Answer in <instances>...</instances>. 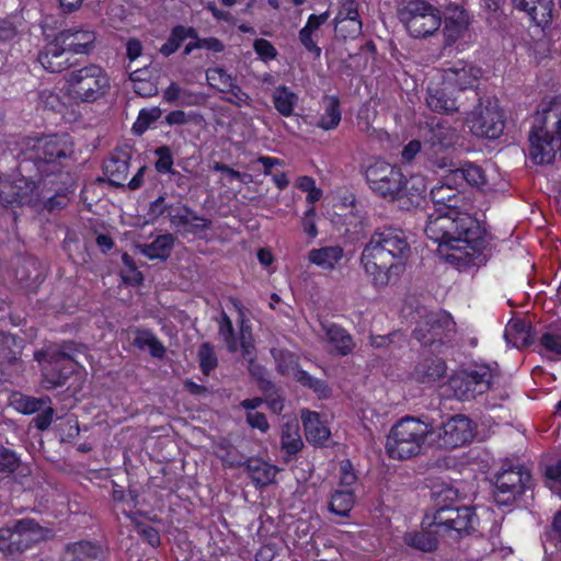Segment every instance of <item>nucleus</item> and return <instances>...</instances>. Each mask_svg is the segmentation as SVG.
Here are the masks:
<instances>
[{
    "label": "nucleus",
    "mask_w": 561,
    "mask_h": 561,
    "mask_svg": "<svg viewBox=\"0 0 561 561\" xmlns=\"http://www.w3.org/2000/svg\"><path fill=\"white\" fill-rule=\"evenodd\" d=\"M95 39V32L84 26L66 28L56 34V41L72 54L89 55L94 48Z\"/></svg>",
    "instance_id": "nucleus-21"
},
{
    "label": "nucleus",
    "mask_w": 561,
    "mask_h": 561,
    "mask_svg": "<svg viewBox=\"0 0 561 561\" xmlns=\"http://www.w3.org/2000/svg\"><path fill=\"white\" fill-rule=\"evenodd\" d=\"M458 490L451 485H435L432 497L435 501V511L432 520L427 523L436 535L457 538L469 535L476 530L479 518L473 507L454 506L458 499Z\"/></svg>",
    "instance_id": "nucleus-4"
},
{
    "label": "nucleus",
    "mask_w": 561,
    "mask_h": 561,
    "mask_svg": "<svg viewBox=\"0 0 561 561\" xmlns=\"http://www.w3.org/2000/svg\"><path fill=\"white\" fill-rule=\"evenodd\" d=\"M531 485L533 479L527 468L505 461L494 477V501L499 506L511 505Z\"/></svg>",
    "instance_id": "nucleus-9"
},
{
    "label": "nucleus",
    "mask_w": 561,
    "mask_h": 561,
    "mask_svg": "<svg viewBox=\"0 0 561 561\" xmlns=\"http://www.w3.org/2000/svg\"><path fill=\"white\" fill-rule=\"evenodd\" d=\"M470 16L466 10L455 7L448 10L445 18L443 34L445 43L453 45L466 37L469 32Z\"/></svg>",
    "instance_id": "nucleus-22"
},
{
    "label": "nucleus",
    "mask_w": 561,
    "mask_h": 561,
    "mask_svg": "<svg viewBox=\"0 0 561 561\" xmlns=\"http://www.w3.org/2000/svg\"><path fill=\"white\" fill-rule=\"evenodd\" d=\"M455 332V322L445 311L426 313L413 330V336L424 346L444 344Z\"/></svg>",
    "instance_id": "nucleus-15"
},
{
    "label": "nucleus",
    "mask_w": 561,
    "mask_h": 561,
    "mask_svg": "<svg viewBox=\"0 0 561 561\" xmlns=\"http://www.w3.org/2000/svg\"><path fill=\"white\" fill-rule=\"evenodd\" d=\"M430 531H411L407 533L403 537V540L407 546L423 551L431 552L437 547V537L433 534V527H430Z\"/></svg>",
    "instance_id": "nucleus-40"
},
{
    "label": "nucleus",
    "mask_w": 561,
    "mask_h": 561,
    "mask_svg": "<svg viewBox=\"0 0 561 561\" xmlns=\"http://www.w3.org/2000/svg\"><path fill=\"white\" fill-rule=\"evenodd\" d=\"M24 340L19 335L0 331V373L21 362Z\"/></svg>",
    "instance_id": "nucleus-24"
},
{
    "label": "nucleus",
    "mask_w": 561,
    "mask_h": 561,
    "mask_svg": "<svg viewBox=\"0 0 561 561\" xmlns=\"http://www.w3.org/2000/svg\"><path fill=\"white\" fill-rule=\"evenodd\" d=\"M139 73H140V71L136 70L130 75V80L134 83V91L138 95L144 96V98H149V96L154 95L158 90L157 87L152 82L141 79Z\"/></svg>",
    "instance_id": "nucleus-61"
},
{
    "label": "nucleus",
    "mask_w": 561,
    "mask_h": 561,
    "mask_svg": "<svg viewBox=\"0 0 561 561\" xmlns=\"http://www.w3.org/2000/svg\"><path fill=\"white\" fill-rule=\"evenodd\" d=\"M243 466L256 488H264L274 482L277 472L276 466L261 458H249Z\"/></svg>",
    "instance_id": "nucleus-29"
},
{
    "label": "nucleus",
    "mask_w": 561,
    "mask_h": 561,
    "mask_svg": "<svg viewBox=\"0 0 561 561\" xmlns=\"http://www.w3.org/2000/svg\"><path fill=\"white\" fill-rule=\"evenodd\" d=\"M411 245L405 231L385 227L375 232L365 245L360 265L375 287H386L405 271Z\"/></svg>",
    "instance_id": "nucleus-3"
},
{
    "label": "nucleus",
    "mask_w": 561,
    "mask_h": 561,
    "mask_svg": "<svg viewBox=\"0 0 561 561\" xmlns=\"http://www.w3.org/2000/svg\"><path fill=\"white\" fill-rule=\"evenodd\" d=\"M272 102L282 116L290 117L298 103V95L289 87L278 85L272 94Z\"/></svg>",
    "instance_id": "nucleus-36"
},
{
    "label": "nucleus",
    "mask_w": 561,
    "mask_h": 561,
    "mask_svg": "<svg viewBox=\"0 0 561 561\" xmlns=\"http://www.w3.org/2000/svg\"><path fill=\"white\" fill-rule=\"evenodd\" d=\"M157 158L154 161V170L158 174L164 175L173 173L174 170V156L172 148L168 145H162L153 150Z\"/></svg>",
    "instance_id": "nucleus-45"
},
{
    "label": "nucleus",
    "mask_w": 561,
    "mask_h": 561,
    "mask_svg": "<svg viewBox=\"0 0 561 561\" xmlns=\"http://www.w3.org/2000/svg\"><path fill=\"white\" fill-rule=\"evenodd\" d=\"M479 104L468 115L467 124L473 135L496 139L504 130V115L494 98H478Z\"/></svg>",
    "instance_id": "nucleus-11"
},
{
    "label": "nucleus",
    "mask_w": 561,
    "mask_h": 561,
    "mask_svg": "<svg viewBox=\"0 0 561 561\" xmlns=\"http://www.w3.org/2000/svg\"><path fill=\"white\" fill-rule=\"evenodd\" d=\"M43 528L33 518H22L0 528V550L5 554L21 553L42 537Z\"/></svg>",
    "instance_id": "nucleus-12"
},
{
    "label": "nucleus",
    "mask_w": 561,
    "mask_h": 561,
    "mask_svg": "<svg viewBox=\"0 0 561 561\" xmlns=\"http://www.w3.org/2000/svg\"><path fill=\"white\" fill-rule=\"evenodd\" d=\"M44 354H50L56 357V359L72 364V367H77V360L75 356L79 353V344L73 341H64L59 345H48L41 350Z\"/></svg>",
    "instance_id": "nucleus-42"
},
{
    "label": "nucleus",
    "mask_w": 561,
    "mask_h": 561,
    "mask_svg": "<svg viewBox=\"0 0 561 561\" xmlns=\"http://www.w3.org/2000/svg\"><path fill=\"white\" fill-rule=\"evenodd\" d=\"M271 354L276 364V370L282 376H294L300 368L299 357L288 350L273 348Z\"/></svg>",
    "instance_id": "nucleus-39"
},
{
    "label": "nucleus",
    "mask_w": 561,
    "mask_h": 561,
    "mask_svg": "<svg viewBox=\"0 0 561 561\" xmlns=\"http://www.w3.org/2000/svg\"><path fill=\"white\" fill-rule=\"evenodd\" d=\"M219 334L226 342L228 350L230 352H234L237 350L234 329L230 318L226 313L222 314V321L219 325Z\"/></svg>",
    "instance_id": "nucleus-62"
},
{
    "label": "nucleus",
    "mask_w": 561,
    "mask_h": 561,
    "mask_svg": "<svg viewBox=\"0 0 561 561\" xmlns=\"http://www.w3.org/2000/svg\"><path fill=\"white\" fill-rule=\"evenodd\" d=\"M323 113L320 115L317 126L323 130L337 127L341 122V103L335 95H325L322 100Z\"/></svg>",
    "instance_id": "nucleus-32"
},
{
    "label": "nucleus",
    "mask_w": 561,
    "mask_h": 561,
    "mask_svg": "<svg viewBox=\"0 0 561 561\" xmlns=\"http://www.w3.org/2000/svg\"><path fill=\"white\" fill-rule=\"evenodd\" d=\"M68 48L56 41L48 43L44 50L39 51L37 60L43 68L51 73H59L69 67V58L67 56Z\"/></svg>",
    "instance_id": "nucleus-23"
},
{
    "label": "nucleus",
    "mask_w": 561,
    "mask_h": 561,
    "mask_svg": "<svg viewBox=\"0 0 561 561\" xmlns=\"http://www.w3.org/2000/svg\"><path fill=\"white\" fill-rule=\"evenodd\" d=\"M462 188L449 183V173L431 190L435 206L424 228L438 252L458 270L480 266L488 260L486 232L480 222L460 209L467 205Z\"/></svg>",
    "instance_id": "nucleus-2"
},
{
    "label": "nucleus",
    "mask_w": 561,
    "mask_h": 561,
    "mask_svg": "<svg viewBox=\"0 0 561 561\" xmlns=\"http://www.w3.org/2000/svg\"><path fill=\"white\" fill-rule=\"evenodd\" d=\"M474 436L471 420L463 414H456L449 417L437 431V438L440 446L445 448H457L469 443Z\"/></svg>",
    "instance_id": "nucleus-18"
},
{
    "label": "nucleus",
    "mask_w": 561,
    "mask_h": 561,
    "mask_svg": "<svg viewBox=\"0 0 561 561\" xmlns=\"http://www.w3.org/2000/svg\"><path fill=\"white\" fill-rule=\"evenodd\" d=\"M369 188L378 196L394 201L402 190L403 173L383 160L369 164L364 172Z\"/></svg>",
    "instance_id": "nucleus-13"
},
{
    "label": "nucleus",
    "mask_w": 561,
    "mask_h": 561,
    "mask_svg": "<svg viewBox=\"0 0 561 561\" xmlns=\"http://www.w3.org/2000/svg\"><path fill=\"white\" fill-rule=\"evenodd\" d=\"M318 413L313 412L309 414L308 420L304 421L306 437L309 442L323 444L329 438L330 432L318 424Z\"/></svg>",
    "instance_id": "nucleus-47"
},
{
    "label": "nucleus",
    "mask_w": 561,
    "mask_h": 561,
    "mask_svg": "<svg viewBox=\"0 0 561 561\" xmlns=\"http://www.w3.org/2000/svg\"><path fill=\"white\" fill-rule=\"evenodd\" d=\"M540 345L548 352L561 355V324L551 325L540 337Z\"/></svg>",
    "instance_id": "nucleus-53"
},
{
    "label": "nucleus",
    "mask_w": 561,
    "mask_h": 561,
    "mask_svg": "<svg viewBox=\"0 0 561 561\" xmlns=\"http://www.w3.org/2000/svg\"><path fill=\"white\" fill-rule=\"evenodd\" d=\"M38 105L43 110L53 111V112H61L65 107V103L61 101V98L55 91L44 89L38 93Z\"/></svg>",
    "instance_id": "nucleus-54"
},
{
    "label": "nucleus",
    "mask_w": 561,
    "mask_h": 561,
    "mask_svg": "<svg viewBox=\"0 0 561 561\" xmlns=\"http://www.w3.org/2000/svg\"><path fill=\"white\" fill-rule=\"evenodd\" d=\"M478 70H474L472 68H462L460 70H457L454 72V82L460 90L472 89L478 80Z\"/></svg>",
    "instance_id": "nucleus-59"
},
{
    "label": "nucleus",
    "mask_w": 561,
    "mask_h": 561,
    "mask_svg": "<svg viewBox=\"0 0 561 561\" xmlns=\"http://www.w3.org/2000/svg\"><path fill=\"white\" fill-rule=\"evenodd\" d=\"M20 466V458L14 451L0 447V473H13Z\"/></svg>",
    "instance_id": "nucleus-58"
},
{
    "label": "nucleus",
    "mask_w": 561,
    "mask_h": 561,
    "mask_svg": "<svg viewBox=\"0 0 561 561\" xmlns=\"http://www.w3.org/2000/svg\"><path fill=\"white\" fill-rule=\"evenodd\" d=\"M448 173L449 183H455V185H459L461 188L465 185L482 187L486 184L484 171L472 162H466L459 168L449 169Z\"/></svg>",
    "instance_id": "nucleus-26"
},
{
    "label": "nucleus",
    "mask_w": 561,
    "mask_h": 561,
    "mask_svg": "<svg viewBox=\"0 0 561 561\" xmlns=\"http://www.w3.org/2000/svg\"><path fill=\"white\" fill-rule=\"evenodd\" d=\"M64 92L76 105L95 103L111 89V80L104 68L89 64L65 75Z\"/></svg>",
    "instance_id": "nucleus-7"
},
{
    "label": "nucleus",
    "mask_w": 561,
    "mask_h": 561,
    "mask_svg": "<svg viewBox=\"0 0 561 561\" xmlns=\"http://www.w3.org/2000/svg\"><path fill=\"white\" fill-rule=\"evenodd\" d=\"M329 511L339 517H348L351 514V491L336 490L329 502Z\"/></svg>",
    "instance_id": "nucleus-48"
},
{
    "label": "nucleus",
    "mask_w": 561,
    "mask_h": 561,
    "mask_svg": "<svg viewBox=\"0 0 561 561\" xmlns=\"http://www.w3.org/2000/svg\"><path fill=\"white\" fill-rule=\"evenodd\" d=\"M165 202L164 195L158 196L154 201L150 202L147 210V217L149 221L154 222L163 215H169V206Z\"/></svg>",
    "instance_id": "nucleus-63"
},
{
    "label": "nucleus",
    "mask_w": 561,
    "mask_h": 561,
    "mask_svg": "<svg viewBox=\"0 0 561 561\" xmlns=\"http://www.w3.org/2000/svg\"><path fill=\"white\" fill-rule=\"evenodd\" d=\"M248 370L262 392H268L275 388V383L267 377L266 368L257 363L255 358L249 357Z\"/></svg>",
    "instance_id": "nucleus-50"
},
{
    "label": "nucleus",
    "mask_w": 561,
    "mask_h": 561,
    "mask_svg": "<svg viewBox=\"0 0 561 561\" xmlns=\"http://www.w3.org/2000/svg\"><path fill=\"white\" fill-rule=\"evenodd\" d=\"M188 37H197V31L192 26L178 24L171 28V32L159 51L164 57L173 55Z\"/></svg>",
    "instance_id": "nucleus-34"
},
{
    "label": "nucleus",
    "mask_w": 561,
    "mask_h": 561,
    "mask_svg": "<svg viewBox=\"0 0 561 561\" xmlns=\"http://www.w3.org/2000/svg\"><path fill=\"white\" fill-rule=\"evenodd\" d=\"M423 137V152L432 167L451 168L449 152L458 140L457 130L446 121L433 118L426 124Z\"/></svg>",
    "instance_id": "nucleus-8"
},
{
    "label": "nucleus",
    "mask_w": 561,
    "mask_h": 561,
    "mask_svg": "<svg viewBox=\"0 0 561 561\" xmlns=\"http://www.w3.org/2000/svg\"><path fill=\"white\" fill-rule=\"evenodd\" d=\"M329 19V12L325 11L321 14H310L307 19L306 24L299 31V42L305 49L316 57L321 55V48L317 45L316 36L317 31L322 24Z\"/></svg>",
    "instance_id": "nucleus-28"
},
{
    "label": "nucleus",
    "mask_w": 561,
    "mask_h": 561,
    "mask_svg": "<svg viewBox=\"0 0 561 561\" xmlns=\"http://www.w3.org/2000/svg\"><path fill=\"white\" fill-rule=\"evenodd\" d=\"M517 10L525 11L538 26L552 21L553 0H512Z\"/></svg>",
    "instance_id": "nucleus-27"
},
{
    "label": "nucleus",
    "mask_w": 561,
    "mask_h": 561,
    "mask_svg": "<svg viewBox=\"0 0 561 561\" xmlns=\"http://www.w3.org/2000/svg\"><path fill=\"white\" fill-rule=\"evenodd\" d=\"M529 142V157L536 164L553 162L561 151V93L537 112Z\"/></svg>",
    "instance_id": "nucleus-5"
},
{
    "label": "nucleus",
    "mask_w": 561,
    "mask_h": 561,
    "mask_svg": "<svg viewBox=\"0 0 561 561\" xmlns=\"http://www.w3.org/2000/svg\"><path fill=\"white\" fill-rule=\"evenodd\" d=\"M343 257V249L336 247H322L320 249H312L309 254V261L322 267L323 270H332Z\"/></svg>",
    "instance_id": "nucleus-37"
},
{
    "label": "nucleus",
    "mask_w": 561,
    "mask_h": 561,
    "mask_svg": "<svg viewBox=\"0 0 561 561\" xmlns=\"http://www.w3.org/2000/svg\"><path fill=\"white\" fill-rule=\"evenodd\" d=\"M548 545L561 549V511L554 514L550 528L545 533L543 546L546 550Z\"/></svg>",
    "instance_id": "nucleus-55"
},
{
    "label": "nucleus",
    "mask_w": 561,
    "mask_h": 561,
    "mask_svg": "<svg viewBox=\"0 0 561 561\" xmlns=\"http://www.w3.org/2000/svg\"><path fill=\"white\" fill-rule=\"evenodd\" d=\"M34 357L41 366V386L45 390H54L66 386L76 371L72 364L62 363L49 353L44 354V352L37 351Z\"/></svg>",
    "instance_id": "nucleus-17"
},
{
    "label": "nucleus",
    "mask_w": 561,
    "mask_h": 561,
    "mask_svg": "<svg viewBox=\"0 0 561 561\" xmlns=\"http://www.w3.org/2000/svg\"><path fill=\"white\" fill-rule=\"evenodd\" d=\"M434 433L432 424L417 417L404 416L391 427L386 442L388 456L396 460L412 459L422 454Z\"/></svg>",
    "instance_id": "nucleus-6"
},
{
    "label": "nucleus",
    "mask_w": 561,
    "mask_h": 561,
    "mask_svg": "<svg viewBox=\"0 0 561 561\" xmlns=\"http://www.w3.org/2000/svg\"><path fill=\"white\" fill-rule=\"evenodd\" d=\"M161 116L162 110L159 106L141 108L131 127L134 135H144Z\"/></svg>",
    "instance_id": "nucleus-44"
},
{
    "label": "nucleus",
    "mask_w": 561,
    "mask_h": 561,
    "mask_svg": "<svg viewBox=\"0 0 561 561\" xmlns=\"http://www.w3.org/2000/svg\"><path fill=\"white\" fill-rule=\"evenodd\" d=\"M504 337L507 344L520 348L533 343L529 325L520 320L510 321L506 325Z\"/></svg>",
    "instance_id": "nucleus-38"
},
{
    "label": "nucleus",
    "mask_w": 561,
    "mask_h": 561,
    "mask_svg": "<svg viewBox=\"0 0 561 561\" xmlns=\"http://www.w3.org/2000/svg\"><path fill=\"white\" fill-rule=\"evenodd\" d=\"M22 159L15 180L0 175V208L13 209L42 202L48 213L69 206L78 188L72 170L76 145L67 134H42L22 141Z\"/></svg>",
    "instance_id": "nucleus-1"
},
{
    "label": "nucleus",
    "mask_w": 561,
    "mask_h": 561,
    "mask_svg": "<svg viewBox=\"0 0 561 561\" xmlns=\"http://www.w3.org/2000/svg\"><path fill=\"white\" fill-rule=\"evenodd\" d=\"M492 380L493 373L489 366L476 365L455 374L448 385L454 396L465 401L486 392Z\"/></svg>",
    "instance_id": "nucleus-14"
},
{
    "label": "nucleus",
    "mask_w": 561,
    "mask_h": 561,
    "mask_svg": "<svg viewBox=\"0 0 561 561\" xmlns=\"http://www.w3.org/2000/svg\"><path fill=\"white\" fill-rule=\"evenodd\" d=\"M18 34L19 30L12 18H0V45L10 44Z\"/></svg>",
    "instance_id": "nucleus-60"
},
{
    "label": "nucleus",
    "mask_w": 561,
    "mask_h": 561,
    "mask_svg": "<svg viewBox=\"0 0 561 561\" xmlns=\"http://www.w3.org/2000/svg\"><path fill=\"white\" fill-rule=\"evenodd\" d=\"M197 357L199 369L205 376H208L218 366V357L209 342H204L199 345Z\"/></svg>",
    "instance_id": "nucleus-49"
},
{
    "label": "nucleus",
    "mask_w": 561,
    "mask_h": 561,
    "mask_svg": "<svg viewBox=\"0 0 561 561\" xmlns=\"http://www.w3.org/2000/svg\"><path fill=\"white\" fill-rule=\"evenodd\" d=\"M546 477L551 491L561 496V459L556 465L547 468Z\"/></svg>",
    "instance_id": "nucleus-64"
},
{
    "label": "nucleus",
    "mask_w": 561,
    "mask_h": 561,
    "mask_svg": "<svg viewBox=\"0 0 561 561\" xmlns=\"http://www.w3.org/2000/svg\"><path fill=\"white\" fill-rule=\"evenodd\" d=\"M131 150L129 147H116L103 162V173L110 185L124 187L129 174Z\"/></svg>",
    "instance_id": "nucleus-19"
},
{
    "label": "nucleus",
    "mask_w": 561,
    "mask_h": 561,
    "mask_svg": "<svg viewBox=\"0 0 561 561\" xmlns=\"http://www.w3.org/2000/svg\"><path fill=\"white\" fill-rule=\"evenodd\" d=\"M206 77L209 85L221 93H225L236 82V79L231 75L219 67L208 69Z\"/></svg>",
    "instance_id": "nucleus-51"
},
{
    "label": "nucleus",
    "mask_w": 561,
    "mask_h": 561,
    "mask_svg": "<svg viewBox=\"0 0 561 561\" xmlns=\"http://www.w3.org/2000/svg\"><path fill=\"white\" fill-rule=\"evenodd\" d=\"M426 104L433 111L440 114H451L458 111L457 101L446 88L428 87Z\"/></svg>",
    "instance_id": "nucleus-31"
},
{
    "label": "nucleus",
    "mask_w": 561,
    "mask_h": 561,
    "mask_svg": "<svg viewBox=\"0 0 561 561\" xmlns=\"http://www.w3.org/2000/svg\"><path fill=\"white\" fill-rule=\"evenodd\" d=\"M107 548L96 540L81 539L65 546L60 561H105Z\"/></svg>",
    "instance_id": "nucleus-20"
},
{
    "label": "nucleus",
    "mask_w": 561,
    "mask_h": 561,
    "mask_svg": "<svg viewBox=\"0 0 561 561\" xmlns=\"http://www.w3.org/2000/svg\"><path fill=\"white\" fill-rule=\"evenodd\" d=\"M325 334L337 354L347 355L351 352V335L343 327L330 323L325 327Z\"/></svg>",
    "instance_id": "nucleus-41"
},
{
    "label": "nucleus",
    "mask_w": 561,
    "mask_h": 561,
    "mask_svg": "<svg viewBox=\"0 0 561 561\" xmlns=\"http://www.w3.org/2000/svg\"><path fill=\"white\" fill-rule=\"evenodd\" d=\"M253 49L263 62H268L277 57V49L265 38H256L253 42Z\"/></svg>",
    "instance_id": "nucleus-56"
},
{
    "label": "nucleus",
    "mask_w": 561,
    "mask_h": 561,
    "mask_svg": "<svg viewBox=\"0 0 561 561\" xmlns=\"http://www.w3.org/2000/svg\"><path fill=\"white\" fill-rule=\"evenodd\" d=\"M282 449L288 455L294 456L301 450L304 447L302 439L298 433H289L283 431L282 437Z\"/></svg>",
    "instance_id": "nucleus-57"
},
{
    "label": "nucleus",
    "mask_w": 561,
    "mask_h": 561,
    "mask_svg": "<svg viewBox=\"0 0 561 561\" xmlns=\"http://www.w3.org/2000/svg\"><path fill=\"white\" fill-rule=\"evenodd\" d=\"M168 219L171 227L183 237L192 234L203 239L205 232L211 227L210 219L197 215L195 210L181 202L169 206Z\"/></svg>",
    "instance_id": "nucleus-16"
},
{
    "label": "nucleus",
    "mask_w": 561,
    "mask_h": 561,
    "mask_svg": "<svg viewBox=\"0 0 561 561\" xmlns=\"http://www.w3.org/2000/svg\"><path fill=\"white\" fill-rule=\"evenodd\" d=\"M216 456L225 468H239L243 466L238 450L228 443L218 445Z\"/></svg>",
    "instance_id": "nucleus-52"
},
{
    "label": "nucleus",
    "mask_w": 561,
    "mask_h": 561,
    "mask_svg": "<svg viewBox=\"0 0 561 561\" xmlns=\"http://www.w3.org/2000/svg\"><path fill=\"white\" fill-rule=\"evenodd\" d=\"M47 404H51L48 396L35 398L31 396L21 394L14 400L15 409L23 414H33L39 412Z\"/></svg>",
    "instance_id": "nucleus-46"
},
{
    "label": "nucleus",
    "mask_w": 561,
    "mask_h": 561,
    "mask_svg": "<svg viewBox=\"0 0 561 561\" xmlns=\"http://www.w3.org/2000/svg\"><path fill=\"white\" fill-rule=\"evenodd\" d=\"M133 344L139 350L148 347L150 355L158 359H162L167 353V348L163 343L149 329H138L135 332Z\"/></svg>",
    "instance_id": "nucleus-35"
},
{
    "label": "nucleus",
    "mask_w": 561,
    "mask_h": 561,
    "mask_svg": "<svg viewBox=\"0 0 561 561\" xmlns=\"http://www.w3.org/2000/svg\"><path fill=\"white\" fill-rule=\"evenodd\" d=\"M446 374V364L440 358H425L415 366L412 378L421 383H433Z\"/></svg>",
    "instance_id": "nucleus-30"
},
{
    "label": "nucleus",
    "mask_w": 561,
    "mask_h": 561,
    "mask_svg": "<svg viewBox=\"0 0 561 561\" xmlns=\"http://www.w3.org/2000/svg\"><path fill=\"white\" fill-rule=\"evenodd\" d=\"M293 378L302 387L312 390L320 399L328 398L331 389L325 380L311 376L307 370L299 368Z\"/></svg>",
    "instance_id": "nucleus-43"
},
{
    "label": "nucleus",
    "mask_w": 561,
    "mask_h": 561,
    "mask_svg": "<svg viewBox=\"0 0 561 561\" xmlns=\"http://www.w3.org/2000/svg\"><path fill=\"white\" fill-rule=\"evenodd\" d=\"M174 242L175 238L172 233L159 234L151 243L146 244L141 252L149 260L165 261L171 255Z\"/></svg>",
    "instance_id": "nucleus-33"
},
{
    "label": "nucleus",
    "mask_w": 561,
    "mask_h": 561,
    "mask_svg": "<svg viewBox=\"0 0 561 561\" xmlns=\"http://www.w3.org/2000/svg\"><path fill=\"white\" fill-rule=\"evenodd\" d=\"M399 19L414 38L433 35L442 25V15L437 8L420 0H411L399 12Z\"/></svg>",
    "instance_id": "nucleus-10"
},
{
    "label": "nucleus",
    "mask_w": 561,
    "mask_h": 561,
    "mask_svg": "<svg viewBox=\"0 0 561 561\" xmlns=\"http://www.w3.org/2000/svg\"><path fill=\"white\" fill-rule=\"evenodd\" d=\"M426 184L423 176L412 175L407 179L403 175L402 190L394 201L399 202L402 209L420 206L424 199Z\"/></svg>",
    "instance_id": "nucleus-25"
}]
</instances>
